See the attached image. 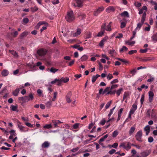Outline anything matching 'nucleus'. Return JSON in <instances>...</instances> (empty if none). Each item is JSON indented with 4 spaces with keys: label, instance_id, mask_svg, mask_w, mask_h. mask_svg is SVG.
Instances as JSON below:
<instances>
[{
    "label": "nucleus",
    "instance_id": "7",
    "mask_svg": "<svg viewBox=\"0 0 157 157\" xmlns=\"http://www.w3.org/2000/svg\"><path fill=\"white\" fill-rule=\"evenodd\" d=\"M151 151L150 150H146L141 152L140 154L139 157H147L151 153Z\"/></svg>",
    "mask_w": 157,
    "mask_h": 157
},
{
    "label": "nucleus",
    "instance_id": "38",
    "mask_svg": "<svg viewBox=\"0 0 157 157\" xmlns=\"http://www.w3.org/2000/svg\"><path fill=\"white\" fill-rule=\"evenodd\" d=\"M87 59H88L87 56L85 55H84L82 57L81 59V61H85Z\"/></svg>",
    "mask_w": 157,
    "mask_h": 157
},
{
    "label": "nucleus",
    "instance_id": "23",
    "mask_svg": "<svg viewBox=\"0 0 157 157\" xmlns=\"http://www.w3.org/2000/svg\"><path fill=\"white\" fill-rule=\"evenodd\" d=\"M129 96V94L127 92H124V95L122 101H124V100H128V97Z\"/></svg>",
    "mask_w": 157,
    "mask_h": 157
},
{
    "label": "nucleus",
    "instance_id": "51",
    "mask_svg": "<svg viewBox=\"0 0 157 157\" xmlns=\"http://www.w3.org/2000/svg\"><path fill=\"white\" fill-rule=\"evenodd\" d=\"M111 101L108 102L106 104L105 106V108L108 109L109 108L111 105Z\"/></svg>",
    "mask_w": 157,
    "mask_h": 157
},
{
    "label": "nucleus",
    "instance_id": "24",
    "mask_svg": "<svg viewBox=\"0 0 157 157\" xmlns=\"http://www.w3.org/2000/svg\"><path fill=\"white\" fill-rule=\"evenodd\" d=\"M100 77V75L98 74H97L96 75L93 76L92 77V82L94 83L98 77Z\"/></svg>",
    "mask_w": 157,
    "mask_h": 157
},
{
    "label": "nucleus",
    "instance_id": "64",
    "mask_svg": "<svg viewBox=\"0 0 157 157\" xmlns=\"http://www.w3.org/2000/svg\"><path fill=\"white\" fill-rule=\"evenodd\" d=\"M118 82V80L117 79H115L113 80L111 82V84H113L116 83Z\"/></svg>",
    "mask_w": 157,
    "mask_h": 157
},
{
    "label": "nucleus",
    "instance_id": "30",
    "mask_svg": "<svg viewBox=\"0 0 157 157\" xmlns=\"http://www.w3.org/2000/svg\"><path fill=\"white\" fill-rule=\"evenodd\" d=\"M10 108H11V109L13 111H16L17 112L18 111L17 110V105L14 106L13 105H12Z\"/></svg>",
    "mask_w": 157,
    "mask_h": 157
},
{
    "label": "nucleus",
    "instance_id": "61",
    "mask_svg": "<svg viewBox=\"0 0 157 157\" xmlns=\"http://www.w3.org/2000/svg\"><path fill=\"white\" fill-rule=\"evenodd\" d=\"M23 22L24 23L27 24L29 22V19L27 18H25L23 19Z\"/></svg>",
    "mask_w": 157,
    "mask_h": 157
},
{
    "label": "nucleus",
    "instance_id": "28",
    "mask_svg": "<svg viewBox=\"0 0 157 157\" xmlns=\"http://www.w3.org/2000/svg\"><path fill=\"white\" fill-rule=\"evenodd\" d=\"M19 89L17 88L13 92V94L15 96H17L18 93H19Z\"/></svg>",
    "mask_w": 157,
    "mask_h": 157
},
{
    "label": "nucleus",
    "instance_id": "37",
    "mask_svg": "<svg viewBox=\"0 0 157 157\" xmlns=\"http://www.w3.org/2000/svg\"><path fill=\"white\" fill-rule=\"evenodd\" d=\"M115 108V106L114 108H112L110 109V112H109V114L108 115V117H109V118H110L111 116V115H112V114H113V113L114 110V109Z\"/></svg>",
    "mask_w": 157,
    "mask_h": 157
},
{
    "label": "nucleus",
    "instance_id": "57",
    "mask_svg": "<svg viewBox=\"0 0 157 157\" xmlns=\"http://www.w3.org/2000/svg\"><path fill=\"white\" fill-rule=\"evenodd\" d=\"M117 84L113 85V84L110 88V90H113V89L117 88Z\"/></svg>",
    "mask_w": 157,
    "mask_h": 157
},
{
    "label": "nucleus",
    "instance_id": "15",
    "mask_svg": "<svg viewBox=\"0 0 157 157\" xmlns=\"http://www.w3.org/2000/svg\"><path fill=\"white\" fill-rule=\"evenodd\" d=\"M52 122L54 124L55 127H58V125H59L60 124L62 123V122L58 120H53Z\"/></svg>",
    "mask_w": 157,
    "mask_h": 157
},
{
    "label": "nucleus",
    "instance_id": "42",
    "mask_svg": "<svg viewBox=\"0 0 157 157\" xmlns=\"http://www.w3.org/2000/svg\"><path fill=\"white\" fill-rule=\"evenodd\" d=\"M18 100L19 101H22L23 103L25 102V97H19L18 98Z\"/></svg>",
    "mask_w": 157,
    "mask_h": 157
},
{
    "label": "nucleus",
    "instance_id": "59",
    "mask_svg": "<svg viewBox=\"0 0 157 157\" xmlns=\"http://www.w3.org/2000/svg\"><path fill=\"white\" fill-rule=\"evenodd\" d=\"M126 43L127 44L129 45H132L135 44V42L134 41H132L130 42V41H127Z\"/></svg>",
    "mask_w": 157,
    "mask_h": 157
},
{
    "label": "nucleus",
    "instance_id": "10",
    "mask_svg": "<svg viewBox=\"0 0 157 157\" xmlns=\"http://www.w3.org/2000/svg\"><path fill=\"white\" fill-rule=\"evenodd\" d=\"M25 97V102L30 100H33L34 98V97L32 93H30L29 94L28 96H26Z\"/></svg>",
    "mask_w": 157,
    "mask_h": 157
},
{
    "label": "nucleus",
    "instance_id": "54",
    "mask_svg": "<svg viewBox=\"0 0 157 157\" xmlns=\"http://www.w3.org/2000/svg\"><path fill=\"white\" fill-rule=\"evenodd\" d=\"M11 53L13 54L14 56H15L16 57H17L18 56V55L17 53L15 52V51H11L10 52Z\"/></svg>",
    "mask_w": 157,
    "mask_h": 157
},
{
    "label": "nucleus",
    "instance_id": "44",
    "mask_svg": "<svg viewBox=\"0 0 157 157\" xmlns=\"http://www.w3.org/2000/svg\"><path fill=\"white\" fill-rule=\"evenodd\" d=\"M38 10V8L37 6H35L34 7H32L31 8V11L33 12H35Z\"/></svg>",
    "mask_w": 157,
    "mask_h": 157
},
{
    "label": "nucleus",
    "instance_id": "9",
    "mask_svg": "<svg viewBox=\"0 0 157 157\" xmlns=\"http://www.w3.org/2000/svg\"><path fill=\"white\" fill-rule=\"evenodd\" d=\"M104 10V8L103 7H99L94 12V15L97 16L100 13L103 11Z\"/></svg>",
    "mask_w": 157,
    "mask_h": 157
},
{
    "label": "nucleus",
    "instance_id": "45",
    "mask_svg": "<svg viewBox=\"0 0 157 157\" xmlns=\"http://www.w3.org/2000/svg\"><path fill=\"white\" fill-rule=\"evenodd\" d=\"M137 72L136 70V68L133 69L132 70H131L130 71V73L133 76H134Z\"/></svg>",
    "mask_w": 157,
    "mask_h": 157
},
{
    "label": "nucleus",
    "instance_id": "27",
    "mask_svg": "<svg viewBox=\"0 0 157 157\" xmlns=\"http://www.w3.org/2000/svg\"><path fill=\"white\" fill-rule=\"evenodd\" d=\"M121 15L122 17H129V15L128 12L126 11H124L123 12H122Z\"/></svg>",
    "mask_w": 157,
    "mask_h": 157
},
{
    "label": "nucleus",
    "instance_id": "21",
    "mask_svg": "<svg viewBox=\"0 0 157 157\" xmlns=\"http://www.w3.org/2000/svg\"><path fill=\"white\" fill-rule=\"evenodd\" d=\"M81 32V30L80 29L78 28L77 29L75 33H73V37L76 36L80 34Z\"/></svg>",
    "mask_w": 157,
    "mask_h": 157
},
{
    "label": "nucleus",
    "instance_id": "58",
    "mask_svg": "<svg viewBox=\"0 0 157 157\" xmlns=\"http://www.w3.org/2000/svg\"><path fill=\"white\" fill-rule=\"evenodd\" d=\"M79 124L78 123H76L73 125V128L74 129H77L78 128L79 125Z\"/></svg>",
    "mask_w": 157,
    "mask_h": 157
},
{
    "label": "nucleus",
    "instance_id": "34",
    "mask_svg": "<svg viewBox=\"0 0 157 157\" xmlns=\"http://www.w3.org/2000/svg\"><path fill=\"white\" fill-rule=\"evenodd\" d=\"M146 16V13L145 12H144L143 14L142 18L141 20V22L142 23H144L145 19Z\"/></svg>",
    "mask_w": 157,
    "mask_h": 157
},
{
    "label": "nucleus",
    "instance_id": "25",
    "mask_svg": "<svg viewBox=\"0 0 157 157\" xmlns=\"http://www.w3.org/2000/svg\"><path fill=\"white\" fill-rule=\"evenodd\" d=\"M8 73L9 72L8 70H4L2 72V74L3 76H7L8 75Z\"/></svg>",
    "mask_w": 157,
    "mask_h": 157
},
{
    "label": "nucleus",
    "instance_id": "19",
    "mask_svg": "<svg viewBox=\"0 0 157 157\" xmlns=\"http://www.w3.org/2000/svg\"><path fill=\"white\" fill-rule=\"evenodd\" d=\"M108 136V135L107 134L105 135L103 137H101L100 140H99V144H100L101 145H103V143H102V142L104 141L106 139Z\"/></svg>",
    "mask_w": 157,
    "mask_h": 157
},
{
    "label": "nucleus",
    "instance_id": "5",
    "mask_svg": "<svg viewBox=\"0 0 157 157\" xmlns=\"http://www.w3.org/2000/svg\"><path fill=\"white\" fill-rule=\"evenodd\" d=\"M142 136V132L141 131H138L135 136L136 140L140 142H142L141 137Z\"/></svg>",
    "mask_w": 157,
    "mask_h": 157
},
{
    "label": "nucleus",
    "instance_id": "47",
    "mask_svg": "<svg viewBox=\"0 0 157 157\" xmlns=\"http://www.w3.org/2000/svg\"><path fill=\"white\" fill-rule=\"evenodd\" d=\"M136 151L134 149H133L131 151V153L132 154V157L135 156L136 155Z\"/></svg>",
    "mask_w": 157,
    "mask_h": 157
},
{
    "label": "nucleus",
    "instance_id": "48",
    "mask_svg": "<svg viewBox=\"0 0 157 157\" xmlns=\"http://www.w3.org/2000/svg\"><path fill=\"white\" fill-rule=\"evenodd\" d=\"M58 70V69L55 68L53 67L51 68V69H50V71L51 72L53 73H55Z\"/></svg>",
    "mask_w": 157,
    "mask_h": 157
},
{
    "label": "nucleus",
    "instance_id": "36",
    "mask_svg": "<svg viewBox=\"0 0 157 157\" xmlns=\"http://www.w3.org/2000/svg\"><path fill=\"white\" fill-rule=\"evenodd\" d=\"M143 23H139L137 25V26L136 27V28L135 29L136 30H139L141 28L143 24Z\"/></svg>",
    "mask_w": 157,
    "mask_h": 157
},
{
    "label": "nucleus",
    "instance_id": "8",
    "mask_svg": "<svg viewBox=\"0 0 157 157\" xmlns=\"http://www.w3.org/2000/svg\"><path fill=\"white\" fill-rule=\"evenodd\" d=\"M17 125L18 128L21 132H25L28 131V130L26 129L27 128L22 125L20 122H18Z\"/></svg>",
    "mask_w": 157,
    "mask_h": 157
},
{
    "label": "nucleus",
    "instance_id": "11",
    "mask_svg": "<svg viewBox=\"0 0 157 157\" xmlns=\"http://www.w3.org/2000/svg\"><path fill=\"white\" fill-rule=\"evenodd\" d=\"M110 90V87H106L104 90H103V89H101L99 90V94H104L106 92Z\"/></svg>",
    "mask_w": 157,
    "mask_h": 157
},
{
    "label": "nucleus",
    "instance_id": "49",
    "mask_svg": "<svg viewBox=\"0 0 157 157\" xmlns=\"http://www.w3.org/2000/svg\"><path fill=\"white\" fill-rule=\"evenodd\" d=\"M150 127L147 125L144 128V130L145 131H150Z\"/></svg>",
    "mask_w": 157,
    "mask_h": 157
},
{
    "label": "nucleus",
    "instance_id": "63",
    "mask_svg": "<svg viewBox=\"0 0 157 157\" xmlns=\"http://www.w3.org/2000/svg\"><path fill=\"white\" fill-rule=\"evenodd\" d=\"M137 52L136 50H133L130 51L129 52H128V53H129V54L130 55H132L134 53H136Z\"/></svg>",
    "mask_w": 157,
    "mask_h": 157
},
{
    "label": "nucleus",
    "instance_id": "20",
    "mask_svg": "<svg viewBox=\"0 0 157 157\" xmlns=\"http://www.w3.org/2000/svg\"><path fill=\"white\" fill-rule=\"evenodd\" d=\"M112 23V22H110L109 23L108 25L105 26V30L107 31H111L112 29L111 28V24Z\"/></svg>",
    "mask_w": 157,
    "mask_h": 157
},
{
    "label": "nucleus",
    "instance_id": "29",
    "mask_svg": "<svg viewBox=\"0 0 157 157\" xmlns=\"http://www.w3.org/2000/svg\"><path fill=\"white\" fill-rule=\"evenodd\" d=\"M135 128L134 127H132L131 128L129 132V134L131 136L135 130Z\"/></svg>",
    "mask_w": 157,
    "mask_h": 157
},
{
    "label": "nucleus",
    "instance_id": "46",
    "mask_svg": "<svg viewBox=\"0 0 157 157\" xmlns=\"http://www.w3.org/2000/svg\"><path fill=\"white\" fill-rule=\"evenodd\" d=\"M11 34L13 37H16L18 34V33L17 31H16L14 32H12L11 33Z\"/></svg>",
    "mask_w": 157,
    "mask_h": 157
},
{
    "label": "nucleus",
    "instance_id": "12",
    "mask_svg": "<svg viewBox=\"0 0 157 157\" xmlns=\"http://www.w3.org/2000/svg\"><path fill=\"white\" fill-rule=\"evenodd\" d=\"M37 53L40 56H44L46 54V52L44 49H41L37 50Z\"/></svg>",
    "mask_w": 157,
    "mask_h": 157
},
{
    "label": "nucleus",
    "instance_id": "50",
    "mask_svg": "<svg viewBox=\"0 0 157 157\" xmlns=\"http://www.w3.org/2000/svg\"><path fill=\"white\" fill-rule=\"evenodd\" d=\"M79 149V147H76L75 148H73L72 149H71V151L72 152H74L77 151Z\"/></svg>",
    "mask_w": 157,
    "mask_h": 157
},
{
    "label": "nucleus",
    "instance_id": "33",
    "mask_svg": "<svg viewBox=\"0 0 157 157\" xmlns=\"http://www.w3.org/2000/svg\"><path fill=\"white\" fill-rule=\"evenodd\" d=\"M127 50L128 48L125 46H123L122 48L120 50V52L121 53L124 51H127Z\"/></svg>",
    "mask_w": 157,
    "mask_h": 157
},
{
    "label": "nucleus",
    "instance_id": "4",
    "mask_svg": "<svg viewBox=\"0 0 157 157\" xmlns=\"http://www.w3.org/2000/svg\"><path fill=\"white\" fill-rule=\"evenodd\" d=\"M106 26V23H104L101 26V31L99 32L97 34L98 36H101L105 32V28Z\"/></svg>",
    "mask_w": 157,
    "mask_h": 157
},
{
    "label": "nucleus",
    "instance_id": "55",
    "mask_svg": "<svg viewBox=\"0 0 157 157\" xmlns=\"http://www.w3.org/2000/svg\"><path fill=\"white\" fill-rule=\"evenodd\" d=\"M54 96H53V98L52 99V101H54L55 100L56 98L57 94V92H55L54 93Z\"/></svg>",
    "mask_w": 157,
    "mask_h": 157
},
{
    "label": "nucleus",
    "instance_id": "26",
    "mask_svg": "<svg viewBox=\"0 0 157 157\" xmlns=\"http://www.w3.org/2000/svg\"><path fill=\"white\" fill-rule=\"evenodd\" d=\"M52 105V101H49L46 102L45 105L47 107L50 108Z\"/></svg>",
    "mask_w": 157,
    "mask_h": 157
},
{
    "label": "nucleus",
    "instance_id": "41",
    "mask_svg": "<svg viewBox=\"0 0 157 157\" xmlns=\"http://www.w3.org/2000/svg\"><path fill=\"white\" fill-rule=\"evenodd\" d=\"M144 98H145L144 94H143V95H142L141 98L140 99V102H141V106L143 104V102L144 101Z\"/></svg>",
    "mask_w": 157,
    "mask_h": 157
},
{
    "label": "nucleus",
    "instance_id": "32",
    "mask_svg": "<svg viewBox=\"0 0 157 157\" xmlns=\"http://www.w3.org/2000/svg\"><path fill=\"white\" fill-rule=\"evenodd\" d=\"M123 90L122 88L118 89L116 92V94L117 96H119L121 94L122 91Z\"/></svg>",
    "mask_w": 157,
    "mask_h": 157
},
{
    "label": "nucleus",
    "instance_id": "43",
    "mask_svg": "<svg viewBox=\"0 0 157 157\" xmlns=\"http://www.w3.org/2000/svg\"><path fill=\"white\" fill-rule=\"evenodd\" d=\"M154 59V58L153 57H150L148 58L147 59H143V62H147V61H150L151 60Z\"/></svg>",
    "mask_w": 157,
    "mask_h": 157
},
{
    "label": "nucleus",
    "instance_id": "14",
    "mask_svg": "<svg viewBox=\"0 0 157 157\" xmlns=\"http://www.w3.org/2000/svg\"><path fill=\"white\" fill-rule=\"evenodd\" d=\"M154 94L153 92L151 91L148 92V96H149V101L151 103L152 102L153 99Z\"/></svg>",
    "mask_w": 157,
    "mask_h": 157
},
{
    "label": "nucleus",
    "instance_id": "3",
    "mask_svg": "<svg viewBox=\"0 0 157 157\" xmlns=\"http://www.w3.org/2000/svg\"><path fill=\"white\" fill-rule=\"evenodd\" d=\"M120 147H122L127 151H128L131 147V144L130 142H124L121 144Z\"/></svg>",
    "mask_w": 157,
    "mask_h": 157
},
{
    "label": "nucleus",
    "instance_id": "35",
    "mask_svg": "<svg viewBox=\"0 0 157 157\" xmlns=\"http://www.w3.org/2000/svg\"><path fill=\"white\" fill-rule=\"evenodd\" d=\"M109 53L112 56H113L114 55L116 54V52L114 50H110L109 51Z\"/></svg>",
    "mask_w": 157,
    "mask_h": 157
},
{
    "label": "nucleus",
    "instance_id": "1",
    "mask_svg": "<svg viewBox=\"0 0 157 157\" xmlns=\"http://www.w3.org/2000/svg\"><path fill=\"white\" fill-rule=\"evenodd\" d=\"M69 81V78H62L60 79H55L54 80L52 81L51 82V84H53L57 82V85L58 86H60L63 82H66Z\"/></svg>",
    "mask_w": 157,
    "mask_h": 157
},
{
    "label": "nucleus",
    "instance_id": "40",
    "mask_svg": "<svg viewBox=\"0 0 157 157\" xmlns=\"http://www.w3.org/2000/svg\"><path fill=\"white\" fill-rule=\"evenodd\" d=\"M119 132H118L117 130H116L113 132V137L115 138L118 135Z\"/></svg>",
    "mask_w": 157,
    "mask_h": 157
},
{
    "label": "nucleus",
    "instance_id": "62",
    "mask_svg": "<svg viewBox=\"0 0 157 157\" xmlns=\"http://www.w3.org/2000/svg\"><path fill=\"white\" fill-rule=\"evenodd\" d=\"M79 17H81L82 19H83L85 18L86 17V15L84 13H81L79 15Z\"/></svg>",
    "mask_w": 157,
    "mask_h": 157
},
{
    "label": "nucleus",
    "instance_id": "31",
    "mask_svg": "<svg viewBox=\"0 0 157 157\" xmlns=\"http://www.w3.org/2000/svg\"><path fill=\"white\" fill-rule=\"evenodd\" d=\"M153 41H157V34L155 33L151 37Z\"/></svg>",
    "mask_w": 157,
    "mask_h": 157
},
{
    "label": "nucleus",
    "instance_id": "60",
    "mask_svg": "<svg viewBox=\"0 0 157 157\" xmlns=\"http://www.w3.org/2000/svg\"><path fill=\"white\" fill-rule=\"evenodd\" d=\"M147 48H145L144 49H141L140 50V52L141 53H144L147 52Z\"/></svg>",
    "mask_w": 157,
    "mask_h": 157
},
{
    "label": "nucleus",
    "instance_id": "53",
    "mask_svg": "<svg viewBox=\"0 0 157 157\" xmlns=\"http://www.w3.org/2000/svg\"><path fill=\"white\" fill-rule=\"evenodd\" d=\"M116 151L115 149H112L111 150L109 151V154L111 155H113L115 152Z\"/></svg>",
    "mask_w": 157,
    "mask_h": 157
},
{
    "label": "nucleus",
    "instance_id": "16",
    "mask_svg": "<svg viewBox=\"0 0 157 157\" xmlns=\"http://www.w3.org/2000/svg\"><path fill=\"white\" fill-rule=\"evenodd\" d=\"M108 39V37L107 36H105L101 41H100L99 44V45L101 47H103L104 46V43Z\"/></svg>",
    "mask_w": 157,
    "mask_h": 157
},
{
    "label": "nucleus",
    "instance_id": "52",
    "mask_svg": "<svg viewBox=\"0 0 157 157\" xmlns=\"http://www.w3.org/2000/svg\"><path fill=\"white\" fill-rule=\"evenodd\" d=\"M126 25V22H121V29L124 28Z\"/></svg>",
    "mask_w": 157,
    "mask_h": 157
},
{
    "label": "nucleus",
    "instance_id": "6",
    "mask_svg": "<svg viewBox=\"0 0 157 157\" xmlns=\"http://www.w3.org/2000/svg\"><path fill=\"white\" fill-rule=\"evenodd\" d=\"M83 0H74V3H73L75 7H81L82 5Z\"/></svg>",
    "mask_w": 157,
    "mask_h": 157
},
{
    "label": "nucleus",
    "instance_id": "22",
    "mask_svg": "<svg viewBox=\"0 0 157 157\" xmlns=\"http://www.w3.org/2000/svg\"><path fill=\"white\" fill-rule=\"evenodd\" d=\"M28 32L25 31L21 33L20 35V39H22L24 37L26 36L28 34Z\"/></svg>",
    "mask_w": 157,
    "mask_h": 157
},
{
    "label": "nucleus",
    "instance_id": "56",
    "mask_svg": "<svg viewBox=\"0 0 157 157\" xmlns=\"http://www.w3.org/2000/svg\"><path fill=\"white\" fill-rule=\"evenodd\" d=\"M25 125L27 126L28 127H29L31 128H32L33 127V125L31 124V123L28 122H25Z\"/></svg>",
    "mask_w": 157,
    "mask_h": 157
},
{
    "label": "nucleus",
    "instance_id": "17",
    "mask_svg": "<svg viewBox=\"0 0 157 157\" xmlns=\"http://www.w3.org/2000/svg\"><path fill=\"white\" fill-rule=\"evenodd\" d=\"M115 10V8L113 6H109L106 9V12L111 13V12H114Z\"/></svg>",
    "mask_w": 157,
    "mask_h": 157
},
{
    "label": "nucleus",
    "instance_id": "2",
    "mask_svg": "<svg viewBox=\"0 0 157 157\" xmlns=\"http://www.w3.org/2000/svg\"><path fill=\"white\" fill-rule=\"evenodd\" d=\"M66 21L69 22H71L75 19V17L73 15V12L71 11L67 12L65 17Z\"/></svg>",
    "mask_w": 157,
    "mask_h": 157
},
{
    "label": "nucleus",
    "instance_id": "18",
    "mask_svg": "<svg viewBox=\"0 0 157 157\" xmlns=\"http://www.w3.org/2000/svg\"><path fill=\"white\" fill-rule=\"evenodd\" d=\"M50 146V143L47 141H46L42 144L41 147L43 148H47Z\"/></svg>",
    "mask_w": 157,
    "mask_h": 157
},
{
    "label": "nucleus",
    "instance_id": "13",
    "mask_svg": "<svg viewBox=\"0 0 157 157\" xmlns=\"http://www.w3.org/2000/svg\"><path fill=\"white\" fill-rule=\"evenodd\" d=\"M72 95V93L71 91H69L68 92L66 96V99L67 102L70 103L71 102V98Z\"/></svg>",
    "mask_w": 157,
    "mask_h": 157
},
{
    "label": "nucleus",
    "instance_id": "39",
    "mask_svg": "<svg viewBox=\"0 0 157 157\" xmlns=\"http://www.w3.org/2000/svg\"><path fill=\"white\" fill-rule=\"evenodd\" d=\"M52 128V125L51 124H47L44 126L43 128L45 129H49Z\"/></svg>",
    "mask_w": 157,
    "mask_h": 157
}]
</instances>
